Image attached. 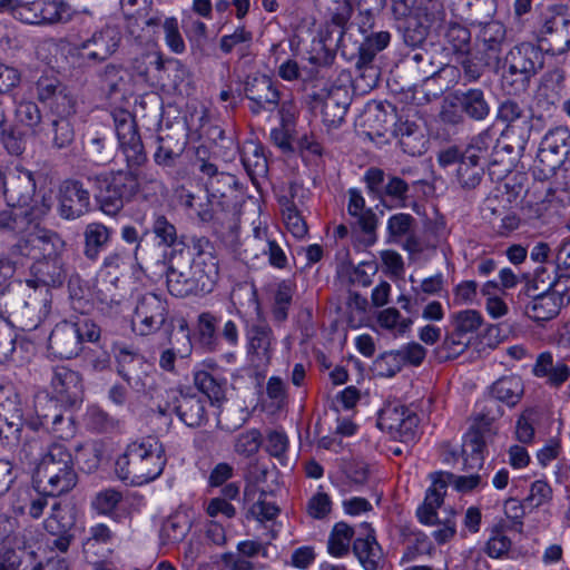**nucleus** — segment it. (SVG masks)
I'll return each mask as SVG.
<instances>
[{"mask_svg": "<svg viewBox=\"0 0 570 570\" xmlns=\"http://www.w3.org/2000/svg\"><path fill=\"white\" fill-rule=\"evenodd\" d=\"M126 157L127 169L105 170L99 173H89L86 177L95 191V199L99 209L109 216H117L126 206L131 203L139 194L141 184H150L154 189L161 188V181L155 178L141 179L132 170L134 167L141 166L147 156L142 141L135 146L126 148L122 151Z\"/></svg>", "mask_w": 570, "mask_h": 570, "instance_id": "1", "label": "nucleus"}, {"mask_svg": "<svg viewBox=\"0 0 570 570\" xmlns=\"http://www.w3.org/2000/svg\"><path fill=\"white\" fill-rule=\"evenodd\" d=\"M167 459L158 438L148 435L129 443L116 461L118 476L132 485L146 484L164 471Z\"/></svg>", "mask_w": 570, "mask_h": 570, "instance_id": "2", "label": "nucleus"}, {"mask_svg": "<svg viewBox=\"0 0 570 570\" xmlns=\"http://www.w3.org/2000/svg\"><path fill=\"white\" fill-rule=\"evenodd\" d=\"M31 272L36 281L45 285V288L39 292L36 291L30 303L24 301L21 284H19L18 288L7 285L0 291V306H2V302L7 296L11 299L9 304L10 309L8 311L10 315L20 314L21 309L29 305L33 308L40 305L39 312L43 317H47L51 311L52 303V296L48 287L61 286L67 277L61 257L39 258L32 264Z\"/></svg>", "mask_w": 570, "mask_h": 570, "instance_id": "3", "label": "nucleus"}, {"mask_svg": "<svg viewBox=\"0 0 570 570\" xmlns=\"http://www.w3.org/2000/svg\"><path fill=\"white\" fill-rule=\"evenodd\" d=\"M219 276L218 261L212 252L199 249L189 266L170 265L166 273L167 287L176 297L210 293Z\"/></svg>", "mask_w": 570, "mask_h": 570, "instance_id": "4", "label": "nucleus"}, {"mask_svg": "<svg viewBox=\"0 0 570 570\" xmlns=\"http://www.w3.org/2000/svg\"><path fill=\"white\" fill-rule=\"evenodd\" d=\"M544 56L540 45L523 41L513 46L503 59V85L511 92H524L531 79L543 68Z\"/></svg>", "mask_w": 570, "mask_h": 570, "instance_id": "5", "label": "nucleus"}, {"mask_svg": "<svg viewBox=\"0 0 570 570\" xmlns=\"http://www.w3.org/2000/svg\"><path fill=\"white\" fill-rule=\"evenodd\" d=\"M562 4H549L539 16L537 40L552 56L570 50V16L562 13Z\"/></svg>", "mask_w": 570, "mask_h": 570, "instance_id": "6", "label": "nucleus"}, {"mask_svg": "<svg viewBox=\"0 0 570 570\" xmlns=\"http://www.w3.org/2000/svg\"><path fill=\"white\" fill-rule=\"evenodd\" d=\"M69 7L63 0H0V12L29 24H52L69 19Z\"/></svg>", "mask_w": 570, "mask_h": 570, "instance_id": "7", "label": "nucleus"}, {"mask_svg": "<svg viewBox=\"0 0 570 570\" xmlns=\"http://www.w3.org/2000/svg\"><path fill=\"white\" fill-rule=\"evenodd\" d=\"M23 415L17 387L10 382L0 384V440L4 446L18 445L24 425Z\"/></svg>", "mask_w": 570, "mask_h": 570, "instance_id": "8", "label": "nucleus"}, {"mask_svg": "<svg viewBox=\"0 0 570 570\" xmlns=\"http://www.w3.org/2000/svg\"><path fill=\"white\" fill-rule=\"evenodd\" d=\"M364 181L373 196L382 202H391L395 207H406L410 198L411 186L419 181H407L399 175L385 171L377 167H371L365 171Z\"/></svg>", "mask_w": 570, "mask_h": 570, "instance_id": "9", "label": "nucleus"}, {"mask_svg": "<svg viewBox=\"0 0 570 570\" xmlns=\"http://www.w3.org/2000/svg\"><path fill=\"white\" fill-rule=\"evenodd\" d=\"M569 140L570 131L566 127H556L542 138L537 154V169L544 178L553 175L567 159Z\"/></svg>", "mask_w": 570, "mask_h": 570, "instance_id": "10", "label": "nucleus"}, {"mask_svg": "<svg viewBox=\"0 0 570 570\" xmlns=\"http://www.w3.org/2000/svg\"><path fill=\"white\" fill-rule=\"evenodd\" d=\"M169 313L166 299L155 293H146L137 301L132 316V330L142 336L159 331Z\"/></svg>", "mask_w": 570, "mask_h": 570, "instance_id": "11", "label": "nucleus"}, {"mask_svg": "<svg viewBox=\"0 0 570 570\" xmlns=\"http://www.w3.org/2000/svg\"><path fill=\"white\" fill-rule=\"evenodd\" d=\"M377 425L392 438L407 443L414 441L416 436L419 417L405 405L389 403L380 411Z\"/></svg>", "mask_w": 570, "mask_h": 570, "instance_id": "12", "label": "nucleus"}, {"mask_svg": "<svg viewBox=\"0 0 570 570\" xmlns=\"http://www.w3.org/2000/svg\"><path fill=\"white\" fill-rule=\"evenodd\" d=\"M118 375L136 392L151 389L153 365L145 357L127 347H120L115 355Z\"/></svg>", "mask_w": 570, "mask_h": 570, "instance_id": "13", "label": "nucleus"}, {"mask_svg": "<svg viewBox=\"0 0 570 570\" xmlns=\"http://www.w3.org/2000/svg\"><path fill=\"white\" fill-rule=\"evenodd\" d=\"M244 94L249 100L248 109L253 115L278 109L281 92L277 83L267 75L253 73L244 81Z\"/></svg>", "mask_w": 570, "mask_h": 570, "instance_id": "14", "label": "nucleus"}, {"mask_svg": "<svg viewBox=\"0 0 570 570\" xmlns=\"http://www.w3.org/2000/svg\"><path fill=\"white\" fill-rule=\"evenodd\" d=\"M121 35L111 26L95 31L91 37L75 47L78 56L90 62H104L119 48Z\"/></svg>", "mask_w": 570, "mask_h": 570, "instance_id": "15", "label": "nucleus"}, {"mask_svg": "<svg viewBox=\"0 0 570 570\" xmlns=\"http://www.w3.org/2000/svg\"><path fill=\"white\" fill-rule=\"evenodd\" d=\"M161 414L174 412L189 428H198L208 421L206 400L193 393L174 392L165 407H159Z\"/></svg>", "mask_w": 570, "mask_h": 570, "instance_id": "16", "label": "nucleus"}, {"mask_svg": "<svg viewBox=\"0 0 570 570\" xmlns=\"http://www.w3.org/2000/svg\"><path fill=\"white\" fill-rule=\"evenodd\" d=\"M247 354L256 367L269 364L276 338L272 327L264 321L247 322L245 326Z\"/></svg>", "mask_w": 570, "mask_h": 570, "instance_id": "17", "label": "nucleus"}, {"mask_svg": "<svg viewBox=\"0 0 570 570\" xmlns=\"http://www.w3.org/2000/svg\"><path fill=\"white\" fill-rule=\"evenodd\" d=\"M58 213L63 219H77L90 210V193L83 183L66 179L58 189Z\"/></svg>", "mask_w": 570, "mask_h": 570, "instance_id": "18", "label": "nucleus"}, {"mask_svg": "<svg viewBox=\"0 0 570 570\" xmlns=\"http://www.w3.org/2000/svg\"><path fill=\"white\" fill-rule=\"evenodd\" d=\"M476 42L487 66H499L501 55L507 43V28L498 21L491 20L476 23Z\"/></svg>", "mask_w": 570, "mask_h": 570, "instance_id": "19", "label": "nucleus"}, {"mask_svg": "<svg viewBox=\"0 0 570 570\" xmlns=\"http://www.w3.org/2000/svg\"><path fill=\"white\" fill-rule=\"evenodd\" d=\"M35 482L42 493L50 497H58L71 491L77 482L78 475L71 464L61 466H49V469H36Z\"/></svg>", "mask_w": 570, "mask_h": 570, "instance_id": "20", "label": "nucleus"}, {"mask_svg": "<svg viewBox=\"0 0 570 570\" xmlns=\"http://www.w3.org/2000/svg\"><path fill=\"white\" fill-rule=\"evenodd\" d=\"M315 101V108H320L324 125L336 128L345 118L351 98L346 87L331 86L325 95H316Z\"/></svg>", "mask_w": 570, "mask_h": 570, "instance_id": "21", "label": "nucleus"}, {"mask_svg": "<svg viewBox=\"0 0 570 570\" xmlns=\"http://www.w3.org/2000/svg\"><path fill=\"white\" fill-rule=\"evenodd\" d=\"M50 206L42 204L41 207L9 206L0 212V232L7 234L29 236L37 224V219L49 210Z\"/></svg>", "mask_w": 570, "mask_h": 570, "instance_id": "22", "label": "nucleus"}, {"mask_svg": "<svg viewBox=\"0 0 570 570\" xmlns=\"http://www.w3.org/2000/svg\"><path fill=\"white\" fill-rule=\"evenodd\" d=\"M50 384L57 399L67 405L72 406L82 400L83 385L81 376L78 372L67 366H56L52 368Z\"/></svg>", "mask_w": 570, "mask_h": 570, "instance_id": "23", "label": "nucleus"}, {"mask_svg": "<svg viewBox=\"0 0 570 570\" xmlns=\"http://www.w3.org/2000/svg\"><path fill=\"white\" fill-rule=\"evenodd\" d=\"M36 180L31 171L17 169L8 178L4 197L9 206L38 207L35 202Z\"/></svg>", "mask_w": 570, "mask_h": 570, "instance_id": "24", "label": "nucleus"}, {"mask_svg": "<svg viewBox=\"0 0 570 570\" xmlns=\"http://www.w3.org/2000/svg\"><path fill=\"white\" fill-rule=\"evenodd\" d=\"M188 140L185 135L177 131L158 135L156 138V150L154 161L161 168L173 169L179 163Z\"/></svg>", "mask_w": 570, "mask_h": 570, "instance_id": "25", "label": "nucleus"}, {"mask_svg": "<svg viewBox=\"0 0 570 570\" xmlns=\"http://www.w3.org/2000/svg\"><path fill=\"white\" fill-rule=\"evenodd\" d=\"M73 330V323L63 321L58 323L51 331L48 340V348L60 358H72L81 351L80 341Z\"/></svg>", "mask_w": 570, "mask_h": 570, "instance_id": "26", "label": "nucleus"}, {"mask_svg": "<svg viewBox=\"0 0 570 570\" xmlns=\"http://www.w3.org/2000/svg\"><path fill=\"white\" fill-rule=\"evenodd\" d=\"M394 134L399 138V144L405 154L414 157L425 153L429 141L421 126L416 122L400 120L395 125Z\"/></svg>", "mask_w": 570, "mask_h": 570, "instance_id": "27", "label": "nucleus"}, {"mask_svg": "<svg viewBox=\"0 0 570 570\" xmlns=\"http://www.w3.org/2000/svg\"><path fill=\"white\" fill-rule=\"evenodd\" d=\"M452 99L458 102L460 110L473 120H483L490 114V105L480 88L456 90Z\"/></svg>", "mask_w": 570, "mask_h": 570, "instance_id": "28", "label": "nucleus"}, {"mask_svg": "<svg viewBox=\"0 0 570 570\" xmlns=\"http://www.w3.org/2000/svg\"><path fill=\"white\" fill-rule=\"evenodd\" d=\"M440 35L445 48L451 50L453 55H471L472 35L465 24L454 20L444 22Z\"/></svg>", "mask_w": 570, "mask_h": 570, "instance_id": "29", "label": "nucleus"}, {"mask_svg": "<svg viewBox=\"0 0 570 570\" xmlns=\"http://www.w3.org/2000/svg\"><path fill=\"white\" fill-rule=\"evenodd\" d=\"M112 234V228L100 222L87 224L83 230L85 257L91 262H96L99 258L100 253L110 243Z\"/></svg>", "mask_w": 570, "mask_h": 570, "instance_id": "30", "label": "nucleus"}, {"mask_svg": "<svg viewBox=\"0 0 570 570\" xmlns=\"http://www.w3.org/2000/svg\"><path fill=\"white\" fill-rule=\"evenodd\" d=\"M29 242L35 254L38 250L42 258L60 257V252L65 247V242L55 232L40 228L37 223L32 230L29 233Z\"/></svg>", "mask_w": 570, "mask_h": 570, "instance_id": "31", "label": "nucleus"}, {"mask_svg": "<svg viewBox=\"0 0 570 570\" xmlns=\"http://www.w3.org/2000/svg\"><path fill=\"white\" fill-rule=\"evenodd\" d=\"M498 142L499 140L494 132L490 129H487L473 138L464 153L470 156H478V160H483V164L488 163L489 165H497L501 161L498 158Z\"/></svg>", "mask_w": 570, "mask_h": 570, "instance_id": "32", "label": "nucleus"}, {"mask_svg": "<svg viewBox=\"0 0 570 570\" xmlns=\"http://www.w3.org/2000/svg\"><path fill=\"white\" fill-rule=\"evenodd\" d=\"M483 175L484 164L478 160V156H470L463 151L455 174L459 186L464 190L475 189L481 184Z\"/></svg>", "mask_w": 570, "mask_h": 570, "instance_id": "33", "label": "nucleus"}, {"mask_svg": "<svg viewBox=\"0 0 570 570\" xmlns=\"http://www.w3.org/2000/svg\"><path fill=\"white\" fill-rule=\"evenodd\" d=\"M491 395L508 406L517 405L523 393L524 386L520 376L511 374L498 379L491 385Z\"/></svg>", "mask_w": 570, "mask_h": 570, "instance_id": "34", "label": "nucleus"}, {"mask_svg": "<svg viewBox=\"0 0 570 570\" xmlns=\"http://www.w3.org/2000/svg\"><path fill=\"white\" fill-rule=\"evenodd\" d=\"M347 212L352 217L356 218L363 233L373 236L376 229V215L372 209L365 208V199L361 191L352 188L348 190Z\"/></svg>", "mask_w": 570, "mask_h": 570, "instance_id": "35", "label": "nucleus"}, {"mask_svg": "<svg viewBox=\"0 0 570 570\" xmlns=\"http://www.w3.org/2000/svg\"><path fill=\"white\" fill-rule=\"evenodd\" d=\"M164 65L159 52L147 51L132 59L131 69L144 82L154 83L160 79Z\"/></svg>", "mask_w": 570, "mask_h": 570, "instance_id": "36", "label": "nucleus"}, {"mask_svg": "<svg viewBox=\"0 0 570 570\" xmlns=\"http://www.w3.org/2000/svg\"><path fill=\"white\" fill-rule=\"evenodd\" d=\"M562 306L544 288L525 305V314L535 322H544L556 317Z\"/></svg>", "mask_w": 570, "mask_h": 570, "instance_id": "37", "label": "nucleus"}, {"mask_svg": "<svg viewBox=\"0 0 570 570\" xmlns=\"http://www.w3.org/2000/svg\"><path fill=\"white\" fill-rule=\"evenodd\" d=\"M196 164L199 171L207 177V188H215L216 178L223 181L224 186H234L236 184L234 175L218 170L217 165L205 146L196 148Z\"/></svg>", "mask_w": 570, "mask_h": 570, "instance_id": "38", "label": "nucleus"}, {"mask_svg": "<svg viewBox=\"0 0 570 570\" xmlns=\"http://www.w3.org/2000/svg\"><path fill=\"white\" fill-rule=\"evenodd\" d=\"M243 166L254 184H258L259 178H265L268 171L267 159L259 145L249 142L244 146L242 151Z\"/></svg>", "mask_w": 570, "mask_h": 570, "instance_id": "39", "label": "nucleus"}, {"mask_svg": "<svg viewBox=\"0 0 570 570\" xmlns=\"http://www.w3.org/2000/svg\"><path fill=\"white\" fill-rule=\"evenodd\" d=\"M353 552L364 570H377L382 559V549L374 534L368 533L365 538H357L353 542Z\"/></svg>", "mask_w": 570, "mask_h": 570, "instance_id": "40", "label": "nucleus"}, {"mask_svg": "<svg viewBox=\"0 0 570 570\" xmlns=\"http://www.w3.org/2000/svg\"><path fill=\"white\" fill-rule=\"evenodd\" d=\"M191 529L189 519L184 514L168 517L160 529L159 540L163 547L181 542Z\"/></svg>", "mask_w": 570, "mask_h": 570, "instance_id": "41", "label": "nucleus"}, {"mask_svg": "<svg viewBox=\"0 0 570 570\" xmlns=\"http://www.w3.org/2000/svg\"><path fill=\"white\" fill-rule=\"evenodd\" d=\"M217 321V316L210 312H203L197 317V342L207 352L217 351L219 347Z\"/></svg>", "mask_w": 570, "mask_h": 570, "instance_id": "42", "label": "nucleus"}, {"mask_svg": "<svg viewBox=\"0 0 570 570\" xmlns=\"http://www.w3.org/2000/svg\"><path fill=\"white\" fill-rule=\"evenodd\" d=\"M254 242L262 252L268 256V262L276 268H284L287 265V257L279 243L267 229L259 227L254 229Z\"/></svg>", "mask_w": 570, "mask_h": 570, "instance_id": "43", "label": "nucleus"}, {"mask_svg": "<svg viewBox=\"0 0 570 570\" xmlns=\"http://www.w3.org/2000/svg\"><path fill=\"white\" fill-rule=\"evenodd\" d=\"M178 334L181 336V346L175 347L173 334L170 333L168 340L173 347L163 351L160 354L159 365L165 371H173L175 368V361L177 356L185 357L191 352L188 324L185 320L180 321Z\"/></svg>", "mask_w": 570, "mask_h": 570, "instance_id": "44", "label": "nucleus"}, {"mask_svg": "<svg viewBox=\"0 0 570 570\" xmlns=\"http://www.w3.org/2000/svg\"><path fill=\"white\" fill-rule=\"evenodd\" d=\"M470 343V336H465L453 327V331L445 335L442 344L435 348L434 353L439 362H446L460 356Z\"/></svg>", "mask_w": 570, "mask_h": 570, "instance_id": "45", "label": "nucleus"}, {"mask_svg": "<svg viewBox=\"0 0 570 570\" xmlns=\"http://www.w3.org/2000/svg\"><path fill=\"white\" fill-rule=\"evenodd\" d=\"M47 135L50 137L51 147L57 150L70 149L75 144V128L71 120L67 117L53 119Z\"/></svg>", "mask_w": 570, "mask_h": 570, "instance_id": "46", "label": "nucleus"}, {"mask_svg": "<svg viewBox=\"0 0 570 570\" xmlns=\"http://www.w3.org/2000/svg\"><path fill=\"white\" fill-rule=\"evenodd\" d=\"M49 444L47 434L40 435L32 433L31 435H27L19 452L20 461L29 465H36L37 468Z\"/></svg>", "mask_w": 570, "mask_h": 570, "instance_id": "47", "label": "nucleus"}, {"mask_svg": "<svg viewBox=\"0 0 570 570\" xmlns=\"http://www.w3.org/2000/svg\"><path fill=\"white\" fill-rule=\"evenodd\" d=\"M294 292L295 285L289 279H284L277 284L272 307V316L275 322L284 323L287 320Z\"/></svg>", "mask_w": 570, "mask_h": 570, "instance_id": "48", "label": "nucleus"}, {"mask_svg": "<svg viewBox=\"0 0 570 570\" xmlns=\"http://www.w3.org/2000/svg\"><path fill=\"white\" fill-rule=\"evenodd\" d=\"M194 383L200 392L199 395L204 396L206 401L209 400L213 405L225 400L224 384L210 373L206 371L197 372L194 377Z\"/></svg>", "mask_w": 570, "mask_h": 570, "instance_id": "49", "label": "nucleus"}, {"mask_svg": "<svg viewBox=\"0 0 570 570\" xmlns=\"http://www.w3.org/2000/svg\"><path fill=\"white\" fill-rule=\"evenodd\" d=\"M0 255L13 275L17 269L27 265L30 257H35L28 236L21 237Z\"/></svg>", "mask_w": 570, "mask_h": 570, "instance_id": "50", "label": "nucleus"}, {"mask_svg": "<svg viewBox=\"0 0 570 570\" xmlns=\"http://www.w3.org/2000/svg\"><path fill=\"white\" fill-rule=\"evenodd\" d=\"M282 215L288 232L296 238H304L307 235L308 228L305 219L298 212L293 199L282 198Z\"/></svg>", "mask_w": 570, "mask_h": 570, "instance_id": "51", "label": "nucleus"}, {"mask_svg": "<svg viewBox=\"0 0 570 570\" xmlns=\"http://www.w3.org/2000/svg\"><path fill=\"white\" fill-rule=\"evenodd\" d=\"M485 443L483 436L479 432H473L468 435V440L464 443L463 453L464 458V470L473 471L483 466V450Z\"/></svg>", "mask_w": 570, "mask_h": 570, "instance_id": "52", "label": "nucleus"}, {"mask_svg": "<svg viewBox=\"0 0 570 570\" xmlns=\"http://www.w3.org/2000/svg\"><path fill=\"white\" fill-rule=\"evenodd\" d=\"M391 42L389 31H376L366 36L360 45L357 56L365 62H373L376 55L384 50Z\"/></svg>", "mask_w": 570, "mask_h": 570, "instance_id": "53", "label": "nucleus"}, {"mask_svg": "<svg viewBox=\"0 0 570 570\" xmlns=\"http://www.w3.org/2000/svg\"><path fill=\"white\" fill-rule=\"evenodd\" d=\"M150 232L160 246L173 247L178 243L177 228L164 214L154 213Z\"/></svg>", "mask_w": 570, "mask_h": 570, "instance_id": "54", "label": "nucleus"}, {"mask_svg": "<svg viewBox=\"0 0 570 570\" xmlns=\"http://www.w3.org/2000/svg\"><path fill=\"white\" fill-rule=\"evenodd\" d=\"M354 530L345 522L334 525L327 542L328 552L334 557H343L348 552Z\"/></svg>", "mask_w": 570, "mask_h": 570, "instance_id": "55", "label": "nucleus"}, {"mask_svg": "<svg viewBox=\"0 0 570 570\" xmlns=\"http://www.w3.org/2000/svg\"><path fill=\"white\" fill-rule=\"evenodd\" d=\"M355 77L353 80L354 87L362 92H366L375 88L379 83L380 71L373 62L365 63L360 56L355 61Z\"/></svg>", "mask_w": 570, "mask_h": 570, "instance_id": "56", "label": "nucleus"}, {"mask_svg": "<svg viewBox=\"0 0 570 570\" xmlns=\"http://www.w3.org/2000/svg\"><path fill=\"white\" fill-rule=\"evenodd\" d=\"M428 35L429 28L419 18L410 17L405 20L402 38L404 45L410 49L426 46Z\"/></svg>", "mask_w": 570, "mask_h": 570, "instance_id": "57", "label": "nucleus"}, {"mask_svg": "<svg viewBox=\"0 0 570 570\" xmlns=\"http://www.w3.org/2000/svg\"><path fill=\"white\" fill-rule=\"evenodd\" d=\"M440 76L424 77L421 85H415L413 99L417 105L429 104L442 96L444 87L439 81Z\"/></svg>", "mask_w": 570, "mask_h": 570, "instance_id": "58", "label": "nucleus"}, {"mask_svg": "<svg viewBox=\"0 0 570 570\" xmlns=\"http://www.w3.org/2000/svg\"><path fill=\"white\" fill-rule=\"evenodd\" d=\"M122 498V493L116 489H104L95 495L91 507L98 514L111 515Z\"/></svg>", "mask_w": 570, "mask_h": 570, "instance_id": "59", "label": "nucleus"}, {"mask_svg": "<svg viewBox=\"0 0 570 570\" xmlns=\"http://www.w3.org/2000/svg\"><path fill=\"white\" fill-rule=\"evenodd\" d=\"M43 525L50 534H61L70 530L73 525V521L67 515V511L62 508L60 502H53L51 505V513L45 520Z\"/></svg>", "mask_w": 570, "mask_h": 570, "instance_id": "60", "label": "nucleus"}, {"mask_svg": "<svg viewBox=\"0 0 570 570\" xmlns=\"http://www.w3.org/2000/svg\"><path fill=\"white\" fill-rule=\"evenodd\" d=\"M73 462L72 455L63 443H50L42 460L36 469H49V466H61L71 464Z\"/></svg>", "mask_w": 570, "mask_h": 570, "instance_id": "61", "label": "nucleus"}, {"mask_svg": "<svg viewBox=\"0 0 570 570\" xmlns=\"http://www.w3.org/2000/svg\"><path fill=\"white\" fill-rule=\"evenodd\" d=\"M416 226L415 218L405 213L392 215L387 220V233L394 242L414 232Z\"/></svg>", "mask_w": 570, "mask_h": 570, "instance_id": "62", "label": "nucleus"}, {"mask_svg": "<svg viewBox=\"0 0 570 570\" xmlns=\"http://www.w3.org/2000/svg\"><path fill=\"white\" fill-rule=\"evenodd\" d=\"M482 323V315L475 309H465L452 315L453 327L465 336L476 332Z\"/></svg>", "mask_w": 570, "mask_h": 570, "instance_id": "63", "label": "nucleus"}, {"mask_svg": "<svg viewBox=\"0 0 570 570\" xmlns=\"http://www.w3.org/2000/svg\"><path fill=\"white\" fill-rule=\"evenodd\" d=\"M65 89L55 76H41L36 82L37 97L41 102H51Z\"/></svg>", "mask_w": 570, "mask_h": 570, "instance_id": "64", "label": "nucleus"}]
</instances>
